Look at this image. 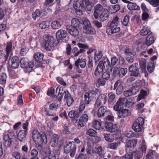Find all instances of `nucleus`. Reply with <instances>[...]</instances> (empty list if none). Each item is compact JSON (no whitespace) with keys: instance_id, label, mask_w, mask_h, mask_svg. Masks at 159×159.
I'll return each mask as SVG.
<instances>
[{"instance_id":"a18cd8bd","label":"nucleus","mask_w":159,"mask_h":159,"mask_svg":"<svg viewBox=\"0 0 159 159\" xmlns=\"http://www.w3.org/2000/svg\"><path fill=\"white\" fill-rule=\"evenodd\" d=\"M120 144V142L117 141V142H114L107 145V148L115 150L117 148Z\"/></svg>"},{"instance_id":"9b49d317","label":"nucleus","mask_w":159,"mask_h":159,"mask_svg":"<svg viewBox=\"0 0 159 159\" xmlns=\"http://www.w3.org/2000/svg\"><path fill=\"white\" fill-rule=\"evenodd\" d=\"M32 137L34 141L35 142H40L42 140L39 138V137H40L42 135L44 140H45V134L43 132H39L36 130H34L32 134Z\"/></svg>"},{"instance_id":"052dcab7","label":"nucleus","mask_w":159,"mask_h":159,"mask_svg":"<svg viewBox=\"0 0 159 159\" xmlns=\"http://www.w3.org/2000/svg\"><path fill=\"white\" fill-rule=\"evenodd\" d=\"M119 69L117 67L112 68L110 70L112 75L113 76L118 75L119 73Z\"/></svg>"},{"instance_id":"20e7f679","label":"nucleus","mask_w":159,"mask_h":159,"mask_svg":"<svg viewBox=\"0 0 159 159\" xmlns=\"http://www.w3.org/2000/svg\"><path fill=\"white\" fill-rule=\"evenodd\" d=\"M111 66L109 60L107 58H104L103 61H100L95 69V75L96 76H98L103 72L104 69H108Z\"/></svg>"},{"instance_id":"f704fd0d","label":"nucleus","mask_w":159,"mask_h":159,"mask_svg":"<svg viewBox=\"0 0 159 159\" xmlns=\"http://www.w3.org/2000/svg\"><path fill=\"white\" fill-rule=\"evenodd\" d=\"M139 61L142 71L143 72H145L146 70V60L144 59L141 58L139 59Z\"/></svg>"},{"instance_id":"6ab92c4d","label":"nucleus","mask_w":159,"mask_h":159,"mask_svg":"<svg viewBox=\"0 0 159 159\" xmlns=\"http://www.w3.org/2000/svg\"><path fill=\"white\" fill-rule=\"evenodd\" d=\"M96 92L93 90L90 91L89 93H86L84 96L85 102L87 104L89 103L93 98L96 97Z\"/></svg>"},{"instance_id":"8fccbe9b","label":"nucleus","mask_w":159,"mask_h":159,"mask_svg":"<svg viewBox=\"0 0 159 159\" xmlns=\"http://www.w3.org/2000/svg\"><path fill=\"white\" fill-rule=\"evenodd\" d=\"M155 69V66L153 61H150L148 64L147 70L148 71L151 73Z\"/></svg>"},{"instance_id":"a19ab883","label":"nucleus","mask_w":159,"mask_h":159,"mask_svg":"<svg viewBox=\"0 0 159 159\" xmlns=\"http://www.w3.org/2000/svg\"><path fill=\"white\" fill-rule=\"evenodd\" d=\"M59 152L58 151H53L49 154L48 158L49 159H57L58 158V155Z\"/></svg>"},{"instance_id":"774afa93","label":"nucleus","mask_w":159,"mask_h":159,"mask_svg":"<svg viewBox=\"0 0 159 159\" xmlns=\"http://www.w3.org/2000/svg\"><path fill=\"white\" fill-rule=\"evenodd\" d=\"M124 135L126 137L130 138L134 136L133 132L132 131L128 130L125 131Z\"/></svg>"},{"instance_id":"cd10ccee","label":"nucleus","mask_w":159,"mask_h":159,"mask_svg":"<svg viewBox=\"0 0 159 159\" xmlns=\"http://www.w3.org/2000/svg\"><path fill=\"white\" fill-rule=\"evenodd\" d=\"M122 1L126 3H128L127 7L128 9L131 10L138 9L139 8L135 3H132L128 1L127 0H122Z\"/></svg>"},{"instance_id":"393cba45","label":"nucleus","mask_w":159,"mask_h":159,"mask_svg":"<svg viewBox=\"0 0 159 159\" xmlns=\"http://www.w3.org/2000/svg\"><path fill=\"white\" fill-rule=\"evenodd\" d=\"M93 126L97 129L102 130L104 129L105 123L104 122H100L97 120H94L93 122Z\"/></svg>"},{"instance_id":"79ce46f5","label":"nucleus","mask_w":159,"mask_h":159,"mask_svg":"<svg viewBox=\"0 0 159 159\" xmlns=\"http://www.w3.org/2000/svg\"><path fill=\"white\" fill-rule=\"evenodd\" d=\"M120 9L119 5L111 6L109 8V11L111 13H113L118 11Z\"/></svg>"},{"instance_id":"39448f33","label":"nucleus","mask_w":159,"mask_h":159,"mask_svg":"<svg viewBox=\"0 0 159 159\" xmlns=\"http://www.w3.org/2000/svg\"><path fill=\"white\" fill-rule=\"evenodd\" d=\"M84 32L85 33L91 34H94L96 31L92 28L90 21L87 18H84L83 20Z\"/></svg>"},{"instance_id":"c85d7f7f","label":"nucleus","mask_w":159,"mask_h":159,"mask_svg":"<svg viewBox=\"0 0 159 159\" xmlns=\"http://www.w3.org/2000/svg\"><path fill=\"white\" fill-rule=\"evenodd\" d=\"M155 40L152 35L149 34L146 39L145 43L147 46H150L154 43Z\"/></svg>"},{"instance_id":"ddd939ff","label":"nucleus","mask_w":159,"mask_h":159,"mask_svg":"<svg viewBox=\"0 0 159 159\" xmlns=\"http://www.w3.org/2000/svg\"><path fill=\"white\" fill-rule=\"evenodd\" d=\"M125 53L126 55V58L128 62H132L134 61V59L130 55L135 56L136 54V52L129 49H126L125 51Z\"/></svg>"},{"instance_id":"1a4fd4ad","label":"nucleus","mask_w":159,"mask_h":159,"mask_svg":"<svg viewBox=\"0 0 159 159\" xmlns=\"http://www.w3.org/2000/svg\"><path fill=\"white\" fill-rule=\"evenodd\" d=\"M59 137L56 134H53L52 137L50 141V144L52 147L56 146L58 144L59 148H61L63 145V142L62 141H60L58 144Z\"/></svg>"},{"instance_id":"aec40b11","label":"nucleus","mask_w":159,"mask_h":159,"mask_svg":"<svg viewBox=\"0 0 159 159\" xmlns=\"http://www.w3.org/2000/svg\"><path fill=\"white\" fill-rule=\"evenodd\" d=\"M114 24H110L106 32L109 31V33L113 34L118 32L120 31V28L118 26V25Z\"/></svg>"},{"instance_id":"f257e3e1","label":"nucleus","mask_w":159,"mask_h":159,"mask_svg":"<svg viewBox=\"0 0 159 159\" xmlns=\"http://www.w3.org/2000/svg\"><path fill=\"white\" fill-rule=\"evenodd\" d=\"M92 2L90 0H79L74 2L73 7L75 10V13L78 15H82L83 14V9L85 8L87 13L91 12L92 6Z\"/></svg>"},{"instance_id":"4be33fe9","label":"nucleus","mask_w":159,"mask_h":159,"mask_svg":"<svg viewBox=\"0 0 159 159\" xmlns=\"http://www.w3.org/2000/svg\"><path fill=\"white\" fill-rule=\"evenodd\" d=\"M47 14V12L44 10H43L42 11H41L37 9L32 13V17L34 20H35L37 18L40 16H46Z\"/></svg>"},{"instance_id":"13d9d810","label":"nucleus","mask_w":159,"mask_h":159,"mask_svg":"<svg viewBox=\"0 0 159 159\" xmlns=\"http://www.w3.org/2000/svg\"><path fill=\"white\" fill-rule=\"evenodd\" d=\"M127 102V99L125 98H120L118 101L117 104L120 105V106L121 107H123L125 104H126V102Z\"/></svg>"},{"instance_id":"f03ea898","label":"nucleus","mask_w":159,"mask_h":159,"mask_svg":"<svg viewBox=\"0 0 159 159\" xmlns=\"http://www.w3.org/2000/svg\"><path fill=\"white\" fill-rule=\"evenodd\" d=\"M141 146L138 150L134 152H129L126 153L125 156L121 157L120 159H133V156H135L134 159H140L143 155V153L145 152L147 149L146 144L145 141L142 139L141 140Z\"/></svg>"},{"instance_id":"0eeeda50","label":"nucleus","mask_w":159,"mask_h":159,"mask_svg":"<svg viewBox=\"0 0 159 159\" xmlns=\"http://www.w3.org/2000/svg\"><path fill=\"white\" fill-rule=\"evenodd\" d=\"M12 44L11 42H8L7 43L6 48V54L5 55L2 52L3 51H0V62L3 63L6 61L8 57V55L11 51L12 48Z\"/></svg>"},{"instance_id":"58836bf2","label":"nucleus","mask_w":159,"mask_h":159,"mask_svg":"<svg viewBox=\"0 0 159 159\" xmlns=\"http://www.w3.org/2000/svg\"><path fill=\"white\" fill-rule=\"evenodd\" d=\"M108 103L109 105H113L115 102V94L112 93H108Z\"/></svg>"},{"instance_id":"6e6552de","label":"nucleus","mask_w":159,"mask_h":159,"mask_svg":"<svg viewBox=\"0 0 159 159\" xmlns=\"http://www.w3.org/2000/svg\"><path fill=\"white\" fill-rule=\"evenodd\" d=\"M144 123V119L142 117L138 118L134 123L132 128L134 131L139 132L143 129V125Z\"/></svg>"},{"instance_id":"7c9ffc66","label":"nucleus","mask_w":159,"mask_h":159,"mask_svg":"<svg viewBox=\"0 0 159 159\" xmlns=\"http://www.w3.org/2000/svg\"><path fill=\"white\" fill-rule=\"evenodd\" d=\"M114 89H116V92L118 93L122 91L123 86L120 80H118L116 82L114 86Z\"/></svg>"},{"instance_id":"09e8293b","label":"nucleus","mask_w":159,"mask_h":159,"mask_svg":"<svg viewBox=\"0 0 159 159\" xmlns=\"http://www.w3.org/2000/svg\"><path fill=\"white\" fill-rule=\"evenodd\" d=\"M106 110L105 107L103 106L101 107L98 109L97 115L98 117H100L104 116Z\"/></svg>"},{"instance_id":"5fc2aeb1","label":"nucleus","mask_w":159,"mask_h":159,"mask_svg":"<svg viewBox=\"0 0 159 159\" xmlns=\"http://www.w3.org/2000/svg\"><path fill=\"white\" fill-rule=\"evenodd\" d=\"M127 72V68H120L119 69L118 75L120 77H122L125 75Z\"/></svg>"},{"instance_id":"3c124183","label":"nucleus","mask_w":159,"mask_h":159,"mask_svg":"<svg viewBox=\"0 0 159 159\" xmlns=\"http://www.w3.org/2000/svg\"><path fill=\"white\" fill-rule=\"evenodd\" d=\"M83 25L82 23H80L79 20L77 18H73L71 21V25L70 26H73L78 27L80 24Z\"/></svg>"},{"instance_id":"5701e85b","label":"nucleus","mask_w":159,"mask_h":159,"mask_svg":"<svg viewBox=\"0 0 159 159\" xmlns=\"http://www.w3.org/2000/svg\"><path fill=\"white\" fill-rule=\"evenodd\" d=\"M137 140L133 139L128 141L126 145V150L127 151L132 150L136 145Z\"/></svg>"},{"instance_id":"864d4df0","label":"nucleus","mask_w":159,"mask_h":159,"mask_svg":"<svg viewBox=\"0 0 159 159\" xmlns=\"http://www.w3.org/2000/svg\"><path fill=\"white\" fill-rule=\"evenodd\" d=\"M7 80V76L5 73H2L0 75V84H5Z\"/></svg>"},{"instance_id":"69168bd1","label":"nucleus","mask_w":159,"mask_h":159,"mask_svg":"<svg viewBox=\"0 0 159 159\" xmlns=\"http://www.w3.org/2000/svg\"><path fill=\"white\" fill-rule=\"evenodd\" d=\"M108 112H109V114H110L104 118V120L105 122L107 121H113L114 120V117L111 114V111H107Z\"/></svg>"},{"instance_id":"a878e982","label":"nucleus","mask_w":159,"mask_h":159,"mask_svg":"<svg viewBox=\"0 0 159 159\" xmlns=\"http://www.w3.org/2000/svg\"><path fill=\"white\" fill-rule=\"evenodd\" d=\"M11 67L13 69L17 68L19 64V60L16 56H14L11 59Z\"/></svg>"},{"instance_id":"37998d69","label":"nucleus","mask_w":159,"mask_h":159,"mask_svg":"<svg viewBox=\"0 0 159 159\" xmlns=\"http://www.w3.org/2000/svg\"><path fill=\"white\" fill-rule=\"evenodd\" d=\"M86 151L87 153L89 155H93L95 153V148H92L91 145L88 143H87Z\"/></svg>"},{"instance_id":"2eb2a0df","label":"nucleus","mask_w":159,"mask_h":159,"mask_svg":"<svg viewBox=\"0 0 159 159\" xmlns=\"http://www.w3.org/2000/svg\"><path fill=\"white\" fill-rule=\"evenodd\" d=\"M88 116L87 114L83 115L80 118L77 124L78 128L84 126L85 124L87 122L88 120Z\"/></svg>"},{"instance_id":"c756f323","label":"nucleus","mask_w":159,"mask_h":159,"mask_svg":"<svg viewBox=\"0 0 159 159\" xmlns=\"http://www.w3.org/2000/svg\"><path fill=\"white\" fill-rule=\"evenodd\" d=\"M27 134L26 131L20 130L18 133L17 138L21 142H24L25 140L26 135Z\"/></svg>"},{"instance_id":"de8ad7c7","label":"nucleus","mask_w":159,"mask_h":159,"mask_svg":"<svg viewBox=\"0 0 159 159\" xmlns=\"http://www.w3.org/2000/svg\"><path fill=\"white\" fill-rule=\"evenodd\" d=\"M104 137L105 140L108 142H111L114 140V136L111 134H104Z\"/></svg>"},{"instance_id":"2f4dec72","label":"nucleus","mask_w":159,"mask_h":159,"mask_svg":"<svg viewBox=\"0 0 159 159\" xmlns=\"http://www.w3.org/2000/svg\"><path fill=\"white\" fill-rule=\"evenodd\" d=\"M73 142H69L66 143V145L64 147V152L66 153H68L72 149L73 144Z\"/></svg>"},{"instance_id":"9d476101","label":"nucleus","mask_w":159,"mask_h":159,"mask_svg":"<svg viewBox=\"0 0 159 159\" xmlns=\"http://www.w3.org/2000/svg\"><path fill=\"white\" fill-rule=\"evenodd\" d=\"M56 36L57 40H63L68 37V34L65 30L60 29L57 31Z\"/></svg>"},{"instance_id":"c9c22d12","label":"nucleus","mask_w":159,"mask_h":159,"mask_svg":"<svg viewBox=\"0 0 159 159\" xmlns=\"http://www.w3.org/2000/svg\"><path fill=\"white\" fill-rule=\"evenodd\" d=\"M108 12V11L107 10H104L102 12L99 16L101 21H103L107 19L109 16Z\"/></svg>"},{"instance_id":"4468645a","label":"nucleus","mask_w":159,"mask_h":159,"mask_svg":"<svg viewBox=\"0 0 159 159\" xmlns=\"http://www.w3.org/2000/svg\"><path fill=\"white\" fill-rule=\"evenodd\" d=\"M106 96L104 94L100 95L97 98L95 102V105L98 107L103 106L106 102Z\"/></svg>"},{"instance_id":"e2e57ef3","label":"nucleus","mask_w":159,"mask_h":159,"mask_svg":"<svg viewBox=\"0 0 159 159\" xmlns=\"http://www.w3.org/2000/svg\"><path fill=\"white\" fill-rule=\"evenodd\" d=\"M147 92L146 91L143 90H141L140 92V94L137 98V101H139L141 99L144 98Z\"/></svg>"},{"instance_id":"49530a36","label":"nucleus","mask_w":159,"mask_h":159,"mask_svg":"<svg viewBox=\"0 0 159 159\" xmlns=\"http://www.w3.org/2000/svg\"><path fill=\"white\" fill-rule=\"evenodd\" d=\"M136 102L134 98H130L127 100L125 106L126 107H129Z\"/></svg>"},{"instance_id":"7ed1b4c3","label":"nucleus","mask_w":159,"mask_h":159,"mask_svg":"<svg viewBox=\"0 0 159 159\" xmlns=\"http://www.w3.org/2000/svg\"><path fill=\"white\" fill-rule=\"evenodd\" d=\"M44 42L43 46L47 51H51L57 45V41L54 37L49 35H45L43 37Z\"/></svg>"},{"instance_id":"4c0bfd02","label":"nucleus","mask_w":159,"mask_h":159,"mask_svg":"<svg viewBox=\"0 0 159 159\" xmlns=\"http://www.w3.org/2000/svg\"><path fill=\"white\" fill-rule=\"evenodd\" d=\"M58 89L59 90V93L58 95V98L59 100H61L63 98L65 92H66V91L65 90L64 87H62L59 88L57 87L56 89V91Z\"/></svg>"},{"instance_id":"338daca9","label":"nucleus","mask_w":159,"mask_h":159,"mask_svg":"<svg viewBox=\"0 0 159 159\" xmlns=\"http://www.w3.org/2000/svg\"><path fill=\"white\" fill-rule=\"evenodd\" d=\"M139 86L136 87L135 86H133L130 89L132 95L136 94L139 90Z\"/></svg>"},{"instance_id":"bb28decb","label":"nucleus","mask_w":159,"mask_h":159,"mask_svg":"<svg viewBox=\"0 0 159 159\" xmlns=\"http://www.w3.org/2000/svg\"><path fill=\"white\" fill-rule=\"evenodd\" d=\"M79 65L82 68H84L86 66V62L84 58H79L75 62V65L76 67H78Z\"/></svg>"},{"instance_id":"423d86ee","label":"nucleus","mask_w":159,"mask_h":159,"mask_svg":"<svg viewBox=\"0 0 159 159\" xmlns=\"http://www.w3.org/2000/svg\"><path fill=\"white\" fill-rule=\"evenodd\" d=\"M20 66L25 68V71L30 72L31 71L34 65L33 62H28V59L26 58H23L20 60Z\"/></svg>"},{"instance_id":"f3484780","label":"nucleus","mask_w":159,"mask_h":159,"mask_svg":"<svg viewBox=\"0 0 159 159\" xmlns=\"http://www.w3.org/2000/svg\"><path fill=\"white\" fill-rule=\"evenodd\" d=\"M78 27L73 26H67L66 28L69 34L73 37H76L79 34Z\"/></svg>"},{"instance_id":"b1692460","label":"nucleus","mask_w":159,"mask_h":159,"mask_svg":"<svg viewBox=\"0 0 159 159\" xmlns=\"http://www.w3.org/2000/svg\"><path fill=\"white\" fill-rule=\"evenodd\" d=\"M146 159H159V155L155 151L150 150L146 156Z\"/></svg>"},{"instance_id":"e433bc0d","label":"nucleus","mask_w":159,"mask_h":159,"mask_svg":"<svg viewBox=\"0 0 159 159\" xmlns=\"http://www.w3.org/2000/svg\"><path fill=\"white\" fill-rule=\"evenodd\" d=\"M69 116L70 118L76 119V122L77 121V119L79 117L80 114L78 112L72 110L70 111L68 113Z\"/></svg>"},{"instance_id":"6e6d98bb","label":"nucleus","mask_w":159,"mask_h":159,"mask_svg":"<svg viewBox=\"0 0 159 159\" xmlns=\"http://www.w3.org/2000/svg\"><path fill=\"white\" fill-rule=\"evenodd\" d=\"M102 54L101 51H96L95 53V60L96 61L99 60L102 57Z\"/></svg>"},{"instance_id":"dca6fc26","label":"nucleus","mask_w":159,"mask_h":159,"mask_svg":"<svg viewBox=\"0 0 159 159\" xmlns=\"http://www.w3.org/2000/svg\"><path fill=\"white\" fill-rule=\"evenodd\" d=\"M63 24L62 20L60 18H57L52 22L51 27L53 30L58 29L61 27Z\"/></svg>"},{"instance_id":"f8f14e48","label":"nucleus","mask_w":159,"mask_h":159,"mask_svg":"<svg viewBox=\"0 0 159 159\" xmlns=\"http://www.w3.org/2000/svg\"><path fill=\"white\" fill-rule=\"evenodd\" d=\"M105 126L107 131L111 132H118V127L117 125H114L112 123L108 122L106 123Z\"/></svg>"},{"instance_id":"4d7b16f0","label":"nucleus","mask_w":159,"mask_h":159,"mask_svg":"<svg viewBox=\"0 0 159 159\" xmlns=\"http://www.w3.org/2000/svg\"><path fill=\"white\" fill-rule=\"evenodd\" d=\"M106 83V81L103 79H98L96 83V86L98 87H99L102 86H104Z\"/></svg>"},{"instance_id":"603ef678","label":"nucleus","mask_w":159,"mask_h":159,"mask_svg":"<svg viewBox=\"0 0 159 159\" xmlns=\"http://www.w3.org/2000/svg\"><path fill=\"white\" fill-rule=\"evenodd\" d=\"M49 22L48 21H44L40 23L39 27L41 29H45L49 27Z\"/></svg>"},{"instance_id":"473e14b6","label":"nucleus","mask_w":159,"mask_h":159,"mask_svg":"<svg viewBox=\"0 0 159 159\" xmlns=\"http://www.w3.org/2000/svg\"><path fill=\"white\" fill-rule=\"evenodd\" d=\"M4 141V146L6 147H9L11 144V138L8 134L4 135L3 138Z\"/></svg>"},{"instance_id":"72a5a7b5","label":"nucleus","mask_w":159,"mask_h":159,"mask_svg":"<svg viewBox=\"0 0 159 159\" xmlns=\"http://www.w3.org/2000/svg\"><path fill=\"white\" fill-rule=\"evenodd\" d=\"M95 153H97L99 156L102 157H104L105 153L102 147L98 146L95 147Z\"/></svg>"},{"instance_id":"bf43d9fd","label":"nucleus","mask_w":159,"mask_h":159,"mask_svg":"<svg viewBox=\"0 0 159 159\" xmlns=\"http://www.w3.org/2000/svg\"><path fill=\"white\" fill-rule=\"evenodd\" d=\"M153 7H157L159 6V0H146Z\"/></svg>"},{"instance_id":"a211bd4d","label":"nucleus","mask_w":159,"mask_h":159,"mask_svg":"<svg viewBox=\"0 0 159 159\" xmlns=\"http://www.w3.org/2000/svg\"><path fill=\"white\" fill-rule=\"evenodd\" d=\"M138 64H136L135 66L131 65L129 68V71L131 72L130 74L131 76L137 77L139 76L140 72L139 68H137L136 65H138Z\"/></svg>"},{"instance_id":"680f3d73","label":"nucleus","mask_w":159,"mask_h":159,"mask_svg":"<svg viewBox=\"0 0 159 159\" xmlns=\"http://www.w3.org/2000/svg\"><path fill=\"white\" fill-rule=\"evenodd\" d=\"M95 11L100 13L104 10L103 7L100 4L97 5L94 7Z\"/></svg>"},{"instance_id":"412c9836","label":"nucleus","mask_w":159,"mask_h":159,"mask_svg":"<svg viewBox=\"0 0 159 159\" xmlns=\"http://www.w3.org/2000/svg\"><path fill=\"white\" fill-rule=\"evenodd\" d=\"M130 114L129 110L127 109H122L117 112L118 118H125L129 116Z\"/></svg>"},{"instance_id":"ea45409f","label":"nucleus","mask_w":159,"mask_h":159,"mask_svg":"<svg viewBox=\"0 0 159 159\" xmlns=\"http://www.w3.org/2000/svg\"><path fill=\"white\" fill-rule=\"evenodd\" d=\"M44 55L40 52H37L34 54V58L37 62H40L43 61Z\"/></svg>"},{"instance_id":"c03bdc74","label":"nucleus","mask_w":159,"mask_h":159,"mask_svg":"<svg viewBox=\"0 0 159 159\" xmlns=\"http://www.w3.org/2000/svg\"><path fill=\"white\" fill-rule=\"evenodd\" d=\"M150 32V29L147 26H144L141 30L140 31V34L142 36L147 35L149 34Z\"/></svg>"},{"instance_id":"0e129e2a","label":"nucleus","mask_w":159,"mask_h":159,"mask_svg":"<svg viewBox=\"0 0 159 159\" xmlns=\"http://www.w3.org/2000/svg\"><path fill=\"white\" fill-rule=\"evenodd\" d=\"M97 132L92 129H89L86 132V134L91 136H95L97 135Z\"/></svg>"}]
</instances>
